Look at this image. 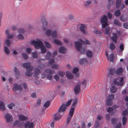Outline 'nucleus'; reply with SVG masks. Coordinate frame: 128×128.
Here are the masks:
<instances>
[{"mask_svg":"<svg viewBox=\"0 0 128 128\" xmlns=\"http://www.w3.org/2000/svg\"><path fill=\"white\" fill-rule=\"evenodd\" d=\"M66 109L65 104H62L59 108L58 113L54 115L55 117L54 118V119L55 120H57L60 118L62 116L63 113L65 112Z\"/></svg>","mask_w":128,"mask_h":128,"instance_id":"obj_1","label":"nucleus"},{"mask_svg":"<svg viewBox=\"0 0 128 128\" xmlns=\"http://www.w3.org/2000/svg\"><path fill=\"white\" fill-rule=\"evenodd\" d=\"M83 43V41L81 39L80 40V42H76L74 43L76 49L81 54H84L86 50L85 47L82 46V44Z\"/></svg>","mask_w":128,"mask_h":128,"instance_id":"obj_2","label":"nucleus"},{"mask_svg":"<svg viewBox=\"0 0 128 128\" xmlns=\"http://www.w3.org/2000/svg\"><path fill=\"white\" fill-rule=\"evenodd\" d=\"M45 73L47 76V78L49 80H51L52 77V74L55 73L54 70H51L50 69H47L45 70Z\"/></svg>","mask_w":128,"mask_h":128,"instance_id":"obj_3","label":"nucleus"},{"mask_svg":"<svg viewBox=\"0 0 128 128\" xmlns=\"http://www.w3.org/2000/svg\"><path fill=\"white\" fill-rule=\"evenodd\" d=\"M123 77L118 78L114 79L113 81L114 83L116 85L119 86H122L124 82Z\"/></svg>","mask_w":128,"mask_h":128,"instance_id":"obj_4","label":"nucleus"},{"mask_svg":"<svg viewBox=\"0 0 128 128\" xmlns=\"http://www.w3.org/2000/svg\"><path fill=\"white\" fill-rule=\"evenodd\" d=\"M31 43L34 45L35 48L36 49H37L38 48H40L43 45L42 43L39 40H33Z\"/></svg>","mask_w":128,"mask_h":128,"instance_id":"obj_5","label":"nucleus"},{"mask_svg":"<svg viewBox=\"0 0 128 128\" xmlns=\"http://www.w3.org/2000/svg\"><path fill=\"white\" fill-rule=\"evenodd\" d=\"M117 119L114 118L111 119V123L113 126L114 128H120L122 124L121 123L117 124L116 123V121Z\"/></svg>","mask_w":128,"mask_h":128,"instance_id":"obj_6","label":"nucleus"},{"mask_svg":"<svg viewBox=\"0 0 128 128\" xmlns=\"http://www.w3.org/2000/svg\"><path fill=\"white\" fill-rule=\"evenodd\" d=\"M22 66L24 68H26L27 71H31L33 70L34 69V67L30 66V64L29 63H26L23 64L22 65Z\"/></svg>","mask_w":128,"mask_h":128,"instance_id":"obj_7","label":"nucleus"},{"mask_svg":"<svg viewBox=\"0 0 128 128\" xmlns=\"http://www.w3.org/2000/svg\"><path fill=\"white\" fill-rule=\"evenodd\" d=\"M12 90L15 92L18 90L20 92H21L22 91V88L21 85L18 86L17 84H15L13 85Z\"/></svg>","mask_w":128,"mask_h":128,"instance_id":"obj_8","label":"nucleus"},{"mask_svg":"<svg viewBox=\"0 0 128 128\" xmlns=\"http://www.w3.org/2000/svg\"><path fill=\"white\" fill-rule=\"evenodd\" d=\"M6 120L7 122H11L13 120V118L12 115L7 114L5 116Z\"/></svg>","mask_w":128,"mask_h":128,"instance_id":"obj_9","label":"nucleus"},{"mask_svg":"<svg viewBox=\"0 0 128 128\" xmlns=\"http://www.w3.org/2000/svg\"><path fill=\"white\" fill-rule=\"evenodd\" d=\"M74 90L75 95L78 94L79 92L80 91V85L79 84L76 85L75 86Z\"/></svg>","mask_w":128,"mask_h":128,"instance_id":"obj_10","label":"nucleus"},{"mask_svg":"<svg viewBox=\"0 0 128 128\" xmlns=\"http://www.w3.org/2000/svg\"><path fill=\"white\" fill-rule=\"evenodd\" d=\"M34 124L32 122L30 123L29 121H27L25 122L24 127L25 128H33Z\"/></svg>","mask_w":128,"mask_h":128,"instance_id":"obj_11","label":"nucleus"},{"mask_svg":"<svg viewBox=\"0 0 128 128\" xmlns=\"http://www.w3.org/2000/svg\"><path fill=\"white\" fill-rule=\"evenodd\" d=\"M14 71L16 78L17 79H19L20 77V74L18 70L15 67L14 68Z\"/></svg>","mask_w":128,"mask_h":128,"instance_id":"obj_12","label":"nucleus"},{"mask_svg":"<svg viewBox=\"0 0 128 128\" xmlns=\"http://www.w3.org/2000/svg\"><path fill=\"white\" fill-rule=\"evenodd\" d=\"M58 50L59 52L62 54L65 53L66 51V48L63 46L60 47L59 48Z\"/></svg>","mask_w":128,"mask_h":128,"instance_id":"obj_13","label":"nucleus"},{"mask_svg":"<svg viewBox=\"0 0 128 128\" xmlns=\"http://www.w3.org/2000/svg\"><path fill=\"white\" fill-rule=\"evenodd\" d=\"M120 19L122 22L125 21L127 19V15L126 14H122L120 17Z\"/></svg>","mask_w":128,"mask_h":128,"instance_id":"obj_14","label":"nucleus"},{"mask_svg":"<svg viewBox=\"0 0 128 128\" xmlns=\"http://www.w3.org/2000/svg\"><path fill=\"white\" fill-rule=\"evenodd\" d=\"M118 36L116 33H114L113 36L112 37L111 39L115 43L117 42V40L118 39Z\"/></svg>","mask_w":128,"mask_h":128,"instance_id":"obj_15","label":"nucleus"},{"mask_svg":"<svg viewBox=\"0 0 128 128\" xmlns=\"http://www.w3.org/2000/svg\"><path fill=\"white\" fill-rule=\"evenodd\" d=\"M109 73L108 74V76L109 77L110 74L114 75L116 72L115 69L114 68H111L109 70Z\"/></svg>","mask_w":128,"mask_h":128,"instance_id":"obj_16","label":"nucleus"},{"mask_svg":"<svg viewBox=\"0 0 128 128\" xmlns=\"http://www.w3.org/2000/svg\"><path fill=\"white\" fill-rule=\"evenodd\" d=\"M86 27L85 25L83 24H82L80 27V30L84 34L86 33V31L84 29Z\"/></svg>","mask_w":128,"mask_h":128,"instance_id":"obj_17","label":"nucleus"},{"mask_svg":"<svg viewBox=\"0 0 128 128\" xmlns=\"http://www.w3.org/2000/svg\"><path fill=\"white\" fill-rule=\"evenodd\" d=\"M66 75L68 79H72L73 78V75L70 72H66Z\"/></svg>","mask_w":128,"mask_h":128,"instance_id":"obj_18","label":"nucleus"},{"mask_svg":"<svg viewBox=\"0 0 128 128\" xmlns=\"http://www.w3.org/2000/svg\"><path fill=\"white\" fill-rule=\"evenodd\" d=\"M114 23L116 25L119 26H122V24L117 19H115L114 20Z\"/></svg>","mask_w":128,"mask_h":128,"instance_id":"obj_19","label":"nucleus"},{"mask_svg":"<svg viewBox=\"0 0 128 128\" xmlns=\"http://www.w3.org/2000/svg\"><path fill=\"white\" fill-rule=\"evenodd\" d=\"M107 20L108 18L106 16H104L101 18L100 22L101 23L107 22Z\"/></svg>","mask_w":128,"mask_h":128,"instance_id":"obj_20","label":"nucleus"},{"mask_svg":"<svg viewBox=\"0 0 128 128\" xmlns=\"http://www.w3.org/2000/svg\"><path fill=\"white\" fill-rule=\"evenodd\" d=\"M41 20L42 22L44 28H45L46 26H47V22L46 21L44 18H42Z\"/></svg>","mask_w":128,"mask_h":128,"instance_id":"obj_21","label":"nucleus"},{"mask_svg":"<svg viewBox=\"0 0 128 128\" xmlns=\"http://www.w3.org/2000/svg\"><path fill=\"white\" fill-rule=\"evenodd\" d=\"M0 109L2 111H4L5 110L4 105L2 101L0 102Z\"/></svg>","mask_w":128,"mask_h":128,"instance_id":"obj_22","label":"nucleus"},{"mask_svg":"<svg viewBox=\"0 0 128 128\" xmlns=\"http://www.w3.org/2000/svg\"><path fill=\"white\" fill-rule=\"evenodd\" d=\"M86 54L88 58H91L92 56L93 53L92 52L89 50L86 51Z\"/></svg>","mask_w":128,"mask_h":128,"instance_id":"obj_23","label":"nucleus"},{"mask_svg":"<svg viewBox=\"0 0 128 128\" xmlns=\"http://www.w3.org/2000/svg\"><path fill=\"white\" fill-rule=\"evenodd\" d=\"M57 32L56 31H52L51 32L50 36L53 38H56L57 37Z\"/></svg>","mask_w":128,"mask_h":128,"instance_id":"obj_24","label":"nucleus"},{"mask_svg":"<svg viewBox=\"0 0 128 128\" xmlns=\"http://www.w3.org/2000/svg\"><path fill=\"white\" fill-rule=\"evenodd\" d=\"M122 1L121 0H116V8L117 9L119 8L121 4Z\"/></svg>","mask_w":128,"mask_h":128,"instance_id":"obj_25","label":"nucleus"},{"mask_svg":"<svg viewBox=\"0 0 128 128\" xmlns=\"http://www.w3.org/2000/svg\"><path fill=\"white\" fill-rule=\"evenodd\" d=\"M51 56V54L50 52L48 51L46 55L45 56V59L46 60H49Z\"/></svg>","mask_w":128,"mask_h":128,"instance_id":"obj_26","label":"nucleus"},{"mask_svg":"<svg viewBox=\"0 0 128 128\" xmlns=\"http://www.w3.org/2000/svg\"><path fill=\"white\" fill-rule=\"evenodd\" d=\"M115 46L113 42H112L109 46V48L112 50H113L115 49Z\"/></svg>","mask_w":128,"mask_h":128,"instance_id":"obj_27","label":"nucleus"},{"mask_svg":"<svg viewBox=\"0 0 128 128\" xmlns=\"http://www.w3.org/2000/svg\"><path fill=\"white\" fill-rule=\"evenodd\" d=\"M117 91V88L114 86H112L110 89V91L111 92L114 93L116 92Z\"/></svg>","mask_w":128,"mask_h":128,"instance_id":"obj_28","label":"nucleus"},{"mask_svg":"<svg viewBox=\"0 0 128 128\" xmlns=\"http://www.w3.org/2000/svg\"><path fill=\"white\" fill-rule=\"evenodd\" d=\"M87 61L86 59L85 58H82L79 61V64H82L86 63Z\"/></svg>","mask_w":128,"mask_h":128,"instance_id":"obj_29","label":"nucleus"},{"mask_svg":"<svg viewBox=\"0 0 128 128\" xmlns=\"http://www.w3.org/2000/svg\"><path fill=\"white\" fill-rule=\"evenodd\" d=\"M123 71L122 69L121 68H118L116 70V72L117 74H119L122 73Z\"/></svg>","mask_w":128,"mask_h":128,"instance_id":"obj_30","label":"nucleus"},{"mask_svg":"<svg viewBox=\"0 0 128 128\" xmlns=\"http://www.w3.org/2000/svg\"><path fill=\"white\" fill-rule=\"evenodd\" d=\"M110 60L112 62H113L114 61V54H111L110 56Z\"/></svg>","mask_w":128,"mask_h":128,"instance_id":"obj_31","label":"nucleus"},{"mask_svg":"<svg viewBox=\"0 0 128 128\" xmlns=\"http://www.w3.org/2000/svg\"><path fill=\"white\" fill-rule=\"evenodd\" d=\"M114 15L117 17H119L121 14L120 11L119 10H116L114 12Z\"/></svg>","mask_w":128,"mask_h":128,"instance_id":"obj_32","label":"nucleus"},{"mask_svg":"<svg viewBox=\"0 0 128 128\" xmlns=\"http://www.w3.org/2000/svg\"><path fill=\"white\" fill-rule=\"evenodd\" d=\"M42 53H46V49L45 46L43 45L42 47L40 48Z\"/></svg>","mask_w":128,"mask_h":128,"instance_id":"obj_33","label":"nucleus"},{"mask_svg":"<svg viewBox=\"0 0 128 128\" xmlns=\"http://www.w3.org/2000/svg\"><path fill=\"white\" fill-rule=\"evenodd\" d=\"M53 41L54 43L56 44L59 45H62V43L61 42L58 40L54 39L53 40Z\"/></svg>","mask_w":128,"mask_h":128,"instance_id":"obj_34","label":"nucleus"},{"mask_svg":"<svg viewBox=\"0 0 128 128\" xmlns=\"http://www.w3.org/2000/svg\"><path fill=\"white\" fill-rule=\"evenodd\" d=\"M25 74L28 76L30 77L32 75L33 73L30 71H27L26 72Z\"/></svg>","mask_w":128,"mask_h":128,"instance_id":"obj_35","label":"nucleus"},{"mask_svg":"<svg viewBox=\"0 0 128 128\" xmlns=\"http://www.w3.org/2000/svg\"><path fill=\"white\" fill-rule=\"evenodd\" d=\"M44 43L46 46L48 48H50L51 46V45L50 43L47 41H45Z\"/></svg>","mask_w":128,"mask_h":128,"instance_id":"obj_36","label":"nucleus"},{"mask_svg":"<svg viewBox=\"0 0 128 128\" xmlns=\"http://www.w3.org/2000/svg\"><path fill=\"white\" fill-rule=\"evenodd\" d=\"M16 38L20 40H24V39L23 36L20 34L18 35L17 36H16Z\"/></svg>","mask_w":128,"mask_h":128,"instance_id":"obj_37","label":"nucleus"},{"mask_svg":"<svg viewBox=\"0 0 128 128\" xmlns=\"http://www.w3.org/2000/svg\"><path fill=\"white\" fill-rule=\"evenodd\" d=\"M112 100L107 99L106 101V104L108 106H110L112 104Z\"/></svg>","mask_w":128,"mask_h":128,"instance_id":"obj_38","label":"nucleus"},{"mask_svg":"<svg viewBox=\"0 0 128 128\" xmlns=\"http://www.w3.org/2000/svg\"><path fill=\"white\" fill-rule=\"evenodd\" d=\"M19 117L20 119L22 120H25L27 118V117L22 115H20Z\"/></svg>","mask_w":128,"mask_h":128,"instance_id":"obj_39","label":"nucleus"},{"mask_svg":"<svg viewBox=\"0 0 128 128\" xmlns=\"http://www.w3.org/2000/svg\"><path fill=\"white\" fill-rule=\"evenodd\" d=\"M50 104V101H48L44 104V106L45 108H48Z\"/></svg>","mask_w":128,"mask_h":128,"instance_id":"obj_40","label":"nucleus"},{"mask_svg":"<svg viewBox=\"0 0 128 128\" xmlns=\"http://www.w3.org/2000/svg\"><path fill=\"white\" fill-rule=\"evenodd\" d=\"M127 120V118L126 116H124L122 118V124L124 125L125 124Z\"/></svg>","mask_w":128,"mask_h":128,"instance_id":"obj_41","label":"nucleus"},{"mask_svg":"<svg viewBox=\"0 0 128 128\" xmlns=\"http://www.w3.org/2000/svg\"><path fill=\"white\" fill-rule=\"evenodd\" d=\"M4 50L5 53L7 54H8L10 53V51L7 47L5 46Z\"/></svg>","mask_w":128,"mask_h":128,"instance_id":"obj_42","label":"nucleus"},{"mask_svg":"<svg viewBox=\"0 0 128 128\" xmlns=\"http://www.w3.org/2000/svg\"><path fill=\"white\" fill-rule=\"evenodd\" d=\"M58 73L60 76L61 77H63L65 74V72H64L61 71H59Z\"/></svg>","mask_w":128,"mask_h":128,"instance_id":"obj_43","label":"nucleus"},{"mask_svg":"<svg viewBox=\"0 0 128 128\" xmlns=\"http://www.w3.org/2000/svg\"><path fill=\"white\" fill-rule=\"evenodd\" d=\"M128 114V108L126 109V110H125L122 113V114L123 116H125L127 114Z\"/></svg>","mask_w":128,"mask_h":128,"instance_id":"obj_44","label":"nucleus"},{"mask_svg":"<svg viewBox=\"0 0 128 128\" xmlns=\"http://www.w3.org/2000/svg\"><path fill=\"white\" fill-rule=\"evenodd\" d=\"M22 57L25 59L26 60L28 58L27 55L26 53H22Z\"/></svg>","mask_w":128,"mask_h":128,"instance_id":"obj_45","label":"nucleus"},{"mask_svg":"<svg viewBox=\"0 0 128 128\" xmlns=\"http://www.w3.org/2000/svg\"><path fill=\"white\" fill-rule=\"evenodd\" d=\"M77 100L76 99L74 100L73 103L72 105V107H75L77 103Z\"/></svg>","mask_w":128,"mask_h":128,"instance_id":"obj_46","label":"nucleus"},{"mask_svg":"<svg viewBox=\"0 0 128 128\" xmlns=\"http://www.w3.org/2000/svg\"><path fill=\"white\" fill-rule=\"evenodd\" d=\"M58 67V66L56 64H52V68L57 69Z\"/></svg>","mask_w":128,"mask_h":128,"instance_id":"obj_47","label":"nucleus"},{"mask_svg":"<svg viewBox=\"0 0 128 128\" xmlns=\"http://www.w3.org/2000/svg\"><path fill=\"white\" fill-rule=\"evenodd\" d=\"M72 100L71 99L67 102L66 104H65L66 106V107H68L70 106L72 102Z\"/></svg>","mask_w":128,"mask_h":128,"instance_id":"obj_48","label":"nucleus"},{"mask_svg":"<svg viewBox=\"0 0 128 128\" xmlns=\"http://www.w3.org/2000/svg\"><path fill=\"white\" fill-rule=\"evenodd\" d=\"M110 28L108 27H107L105 28V34H108L109 31H110Z\"/></svg>","mask_w":128,"mask_h":128,"instance_id":"obj_49","label":"nucleus"},{"mask_svg":"<svg viewBox=\"0 0 128 128\" xmlns=\"http://www.w3.org/2000/svg\"><path fill=\"white\" fill-rule=\"evenodd\" d=\"M32 57L36 59L38 57V54L36 52H34L32 53Z\"/></svg>","mask_w":128,"mask_h":128,"instance_id":"obj_50","label":"nucleus"},{"mask_svg":"<svg viewBox=\"0 0 128 128\" xmlns=\"http://www.w3.org/2000/svg\"><path fill=\"white\" fill-rule=\"evenodd\" d=\"M84 43L86 45H90V42L85 39L84 41Z\"/></svg>","mask_w":128,"mask_h":128,"instance_id":"obj_51","label":"nucleus"},{"mask_svg":"<svg viewBox=\"0 0 128 128\" xmlns=\"http://www.w3.org/2000/svg\"><path fill=\"white\" fill-rule=\"evenodd\" d=\"M81 127L82 128H85L86 125L84 121L81 120Z\"/></svg>","mask_w":128,"mask_h":128,"instance_id":"obj_52","label":"nucleus"},{"mask_svg":"<svg viewBox=\"0 0 128 128\" xmlns=\"http://www.w3.org/2000/svg\"><path fill=\"white\" fill-rule=\"evenodd\" d=\"M78 71V68H76L73 69V73L74 74H76L77 73Z\"/></svg>","mask_w":128,"mask_h":128,"instance_id":"obj_53","label":"nucleus"},{"mask_svg":"<svg viewBox=\"0 0 128 128\" xmlns=\"http://www.w3.org/2000/svg\"><path fill=\"white\" fill-rule=\"evenodd\" d=\"M94 32L96 34H100L102 33V32L101 31L97 30H94Z\"/></svg>","mask_w":128,"mask_h":128,"instance_id":"obj_54","label":"nucleus"},{"mask_svg":"<svg viewBox=\"0 0 128 128\" xmlns=\"http://www.w3.org/2000/svg\"><path fill=\"white\" fill-rule=\"evenodd\" d=\"M54 60L53 59H50L48 62V63L50 65L54 63Z\"/></svg>","mask_w":128,"mask_h":128,"instance_id":"obj_55","label":"nucleus"},{"mask_svg":"<svg viewBox=\"0 0 128 128\" xmlns=\"http://www.w3.org/2000/svg\"><path fill=\"white\" fill-rule=\"evenodd\" d=\"M57 52L56 51H54L52 55V58H54L55 56L56 55Z\"/></svg>","mask_w":128,"mask_h":128,"instance_id":"obj_56","label":"nucleus"},{"mask_svg":"<svg viewBox=\"0 0 128 128\" xmlns=\"http://www.w3.org/2000/svg\"><path fill=\"white\" fill-rule=\"evenodd\" d=\"M124 27L126 29H128V22H126L123 24Z\"/></svg>","mask_w":128,"mask_h":128,"instance_id":"obj_57","label":"nucleus"},{"mask_svg":"<svg viewBox=\"0 0 128 128\" xmlns=\"http://www.w3.org/2000/svg\"><path fill=\"white\" fill-rule=\"evenodd\" d=\"M7 38L9 39H11L12 38L14 37V35L12 34H11L10 35H7Z\"/></svg>","mask_w":128,"mask_h":128,"instance_id":"obj_58","label":"nucleus"},{"mask_svg":"<svg viewBox=\"0 0 128 128\" xmlns=\"http://www.w3.org/2000/svg\"><path fill=\"white\" fill-rule=\"evenodd\" d=\"M114 96L113 95L111 94L109 95L108 97V99L112 100L114 99Z\"/></svg>","mask_w":128,"mask_h":128,"instance_id":"obj_59","label":"nucleus"},{"mask_svg":"<svg viewBox=\"0 0 128 128\" xmlns=\"http://www.w3.org/2000/svg\"><path fill=\"white\" fill-rule=\"evenodd\" d=\"M52 30H47L46 32V34L48 36L50 35L51 33Z\"/></svg>","mask_w":128,"mask_h":128,"instance_id":"obj_60","label":"nucleus"},{"mask_svg":"<svg viewBox=\"0 0 128 128\" xmlns=\"http://www.w3.org/2000/svg\"><path fill=\"white\" fill-rule=\"evenodd\" d=\"M6 45L8 46L11 44V42L8 39H7L6 41Z\"/></svg>","mask_w":128,"mask_h":128,"instance_id":"obj_61","label":"nucleus"},{"mask_svg":"<svg viewBox=\"0 0 128 128\" xmlns=\"http://www.w3.org/2000/svg\"><path fill=\"white\" fill-rule=\"evenodd\" d=\"M108 17L109 19H110L112 18V14L110 12H108L107 14Z\"/></svg>","mask_w":128,"mask_h":128,"instance_id":"obj_62","label":"nucleus"},{"mask_svg":"<svg viewBox=\"0 0 128 128\" xmlns=\"http://www.w3.org/2000/svg\"><path fill=\"white\" fill-rule=\"evenodd\" d=\"M54 78L57 81H58L59 80L60 77L58 75L56 74L54 76Z\"/></svg>","mask_w":128,"mask_h":128,"instance_id":"obj_63","label":"nucleus"},{"mask_svg":"<svg viewBox=\"0 0 128 128\" xmlns=\"http://www.w3.org/2000/svg\"><path fill=\"white\" fill-rule=\"evenodd\" d=\"M38 67L41 69H43L44 68V65L43 64H41L38 66Z\"/></svg>","mask_w":128,"mask_h":128,"instance_id":"obj_64","label":"nucleus"}]
</instances>
